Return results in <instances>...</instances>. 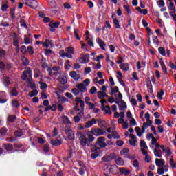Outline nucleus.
Here are the masks:
<instances>
[{"label": "nucleus", "mask_w": 176, "mask_h": 176, "mask_svg": "<svg viewBox=\"0 0 176 176\" xmlns=\"http://www.w3.org/2000/svg\"><path fill=\"white\" fill-rule=\"evenodd\" d=\"M21 78L22 80H27L28 78V83L30 89H36V85H35V82H34V80H32V69H31L30 67L25 68V70L23 72Z\"/></svg>", "instance_id": "obj_1"}, {"label": "nucleus", "mask_w": 176, "mask_h": 176, "mask_svg": "<svg viewBox=\"0 0 176 176\" xmlns=\"http://www.w3.org/2000/svg\"><path fill=\"white\" fill-rule=\"evenodd\" d=\"M75 53V48L74 47H67V52L65 53L64 50H61L59 52V55L63 58H65V57H67V58H72V55Z\"/></svg>", "instance_id": "obj_2"}, {"label": "nucleus", "mask_w": 176, "mask_h": 176, "mask_svg": "<svg viewBox=\"0 0 176 176\" xmlns=\"http://www.w3.org/2000/svg\"><path fill=\"white\" fill-rule=\"evenodd\" d=\"M91 151L92 153L91 154V159H97V157L101 155V148L97 146V144L92 146Z\"/></svg>", "instance_id": "obj_3"}, {"label": "nucleus", "mask_w": 176, "mask_h": 176, "mask_svg": "<svg viewBox=\"0 0 176 176\" xmlns=\"http://www.w3.org/2000/svg\"><path fill=\"white\" fill-rule=\"evenodd\" d=\"M65 133L68 140H70L71 141L75 140V132L72 130V128H71L70 126H66L65 127Z\"/></svg>", "instance_id": "obj_4"}, {"label": "nucleus", "mask_w": 176, "mask_h": 176, "mask_svg": "<svg viewBox=\"0 0 176 176\" xmlns=\"http://www.w3.org/2000/svg\"><path fill=\"white\" fill-rule=\"evenodd\" d=\"M91 134L95 135L96 137H98V135H105V131L100 128L92 129L90 131Z\"/></svg>", "instance_id": "obj_5"}, {"label": "nucleus", "mask_w": 176, "mask_h": 176, "mask_svg": "<svg viewBox=\"0 0 176 176\" xmlns=\"http://www.w3.org/2000/svg\"><path fill=\"white\" fill-rule=\"evenodd\" d=\"M80 144L82 145V146H91V144H90V143H89V141L87 140V138H86V136H85V135H82V133H80Z\"/></svg>", "instance_id": "obj_6"}, {"label": "nucleus", "mask_w": 176, "mask_h": 176, "mask_svg": "<svg viewBox=\"0 0 176 176\" xmlns=\"http://www.w3.org/2000/svg\"><path fill=\"white\" fill-rule=\"evenodd\" d=\"M60 21L55 22L54 21H51L50 22V31L51 32H54L56 31L55 28H58L60 26Z\"/></svg>", "instance_id": "obj_7"}, {"label": "nucleus", "mask_w": 176, "mask_h": 176, "mask_svg": "<svg viewBox=\"0 0 176 176\" xmlns=\"http://www.w3.org/2000/svg\"><path fill=\"white\" fill-rule=\"evenodd\" d=\"M96 145H98L100 148H106L107 143H105V138L104 137H100L98 138V141Z\"/></svg>", "instance_id": "obj_8"}, {"label": "nucleus", "mask_w": 176, "mask_h": 176, "mask_svg": "<svg viewBox=\"0 0 176 176\" xmlns=\"http://www.w3.org/2000/svg\"><path fill=\"white\" fill-rule=\"evenodd\" d=\"M89 55L82 54L79 59V63H80V64H86V63H89Z\"/></svg>", "instance_id": "obj_9"}, {"label": "nucleus", "mask_w": 176, "mask_h": 176, "mask_svg": "<svg viewBox=\"0 0 176 176\" xmlns=\"http://www.w3.org/2000/svg\"><path fill=\"white\" fill-rule=\"evenodd\" d=\"M26 6H29L30 8H32V9H36V8L39 6V3L35 0H32V1H29L26 3Z\"/></svg>", "instance_id": "obj_10"}, {"label": "nucleus", "mask_w": 176, "mask_h": 176, "mask_svg": "<svg viewBox=\"0 0 176 176\" xmlns=\"http://www.w3.org/2000/svg\"><path fill=\"white\" fill-rule=\"evenodd\" d=\"M76 87L79 90L80 93H86L87 91V87L83 83L76 85Z\"/></svg>", "instance_id": "obj_11"}, {"label": "nucleus", "mask_w": 176, "mask_h": 176, "mask_svg": "<svg viewBox=\"0 0 176 176\" xmlns=\"http://www.w3.org/2000/svg\"><path fill=\"white\" fill-rule=\"evenodd\" d=\"M155 164L159 168H160V167H166V166L165 165L166 164V162L163 159L156 158L155 159Z\"/></svg>", "instance_id": "obj_12"}, {"label": "nucleus", "mask_w": 176, "mask_h": 176, "mask_svg": "<svg viewBox=\"0 0 176 176\" xmlns=\"http://www.w3.org/2000/svg\"><path fill=\"white\" fill-rule=\"evenodd\" d=\"M69 76H71L74 80L76 81L80 79V74H78L76 71L70 72Z\"/></svg>", "instance_id": "obj_13"}, {"label": "nucleus", "mask_w": 176, "mask_h": 176, "mask_svg": "<svg viewBox=\"0 0 176 176\" xmlns=\"http://www.w3.org/2000/svg\"><path fill=\"white\" fill-rule=\"evenodd\" d=\"M96 43L99 45L102 50H105V47L107 46V44H105V42H104L102 39H101L100 37H98L96 38Z\"/></svg>", "instance_id": "obj_14"}, {"label": "nucleus", "mask_w": 176, "mask_h": 176, "mask_svg": "<svg viewBox=\"0 0 176 176\" xmlns=\"http://www.w3.org/2000/svg\"><path fill=\"white\" fill-rule=\"evenodd\" d=\"M4 149L7 150L8 153H13V145L12 144H3Z\"/></svg>", "instance_id": "obj_15"}, {"label": "nucleus", "mask_w": 176, "mask_h": 176, "mask_svg": "<svg viewBox=\"0 0 176 176\" xmlns=\"http://www.w3.org/2000/svg\"><path fill=\"white\" fill-rule=\"evenodd\" d=\"M93 124H97V120L95 118H92L91 120L85 122V129H90Z\"/></svg>", "instance_id": "obj_16"}, {"label": "nucleus", "mask_w": 176, "mask_h": 176, "mask_svg": "<svg viewBox=\"0 0 176 176\" xmlns=\"http://www.w3.org/2000/svg\"><path fill=\"white\" fill-rule=\"evenodd\" d=\"M109 171L111 174L116 175L119 173V167L116 165H111L109 168Z\"/></svg>", "instance_id": "obj_17"}, {"label": "nucleus", "mask_w": 176, "mask_h": 176, "mask_svg": "<svg viewBox=\"0 0 176 176\" xmlns=\"http://www.w3.org/2000/svg\"><path fill=\"white\" fill-rule=\"evenodd\" d=\"M6 97V92L1 91H0V104H6L8 102L7 99H3Z\"/></svg>", "instance_id": "obj_18"}, {"label": "nucleus", "mask_w": 176, "mask_h": 176, "mask_svg": "<svg viewBox=\"0 0 176 176\" xmlns=\"http://www.w3.org/2000/svg\"><path fill=\"white\" fill-rule=\"evenodd\" d=\"M61 120L63 124H67V126H69L72 124V123L71 122V120H69V118L67 116H63L61 117Z\"/></svg>", "instance_id": "obj_19"}, {"label": "nucleus", "mask_w": 176, "mask_h": 176, "mask_svg": "<svg viewBox=\"0 0 176 176\" xmlns=\"http://www.w3.org/2000/svg\"><path fill=\"white\" fill-rule=\"evenodd\" d=\"M74 101L77 102V104H80V109H82V111L85 110V102L82 100V98H76Z\"/></svg>", "instance_id": "obj_20"}, {"label": "nucleus", "mask_w": 176, "mask_h": 176, "mask_svg": "<svg viewBox=\"0 0 176 176\" xmlns=\"http://www.w3.org/2000/svg\"><path fill=\"white\" fill-rule=\"evenodd\" d=\"M167 171H168V167L167 166L160 167L157 169V173L159 175H163V174H164V173H167Z\"/></svg>", "instance_id": "obj_21"}, {"label": "nucleus", "mask_w": 176, "mask_h": 176, "mask_svg": "<svg viewBox=\"0 0 176 176\" xmlns=\"http://www.w3.org/2000/svg\"><path fill=\"white\" fill-rule=\"evenodd\" d=\"M50 144H52L53 146H60L61 144H63V141L61 140H52Z\"/></svg>", "instance_id": "obj_22"}, {"label": "nucleus", "mask_w": 176, "mask_h": 176, "mask_svg": "<svg viewBox=\"0 0 176 176\" xmlns=\"http://www.w3.org/2000/svg\"><path fill=\"white\" fill-rule=\"evenodd\" d=\"M119 171L120 174L124 175H129V174H130V170H128L124 167L119 168Z\"/></svg>", "instance_id": "obj_23"}, {"label": "nucleus", "mask_w": 176, "mask_h": 176, "mask_svg": "<svg viewBox=\"0 0 176 176\" xmlns=\"http://www.w3.org/2000/svg\"><path fill=\"white\" fill-rule=\"evenodd\" d=\"M152 121H146V122H144L143 124V126L142 127L143 131L145 133V130H146V129H148V127H151V126H152Z\"/></svg>", "instance_id": "obj_24"}, {"label": "nucleus", "mask_w": 176, "mask_h": 176, "mask_svg": "<svg viewBox=\"0 0 176 176\" xmlns=\"http://www.w3.org/2000/svg\"><path fill=\"white\" fill-rule=\"evenodd\" d=\"M135 131H136L137 135L138 137H142V134H144V133H145L144 129H142V128L141 129V128H140L138 126L135 129Z\"/></svg>", "instance_id": "obj_25"}, {"label": "nucleus", "mask_w": 176, "mask_h": 176, "mask_svg": "<svg viewBox=\"0 0 176 176\" xmlns=\"http://www.w3.org/2000/svg\"><path fill=\"white\" fill-rule=\"evenodd\" d=\"M97 122V124L99 126V127H107L108 126V124L104 120H98Z\"/></svg>", "instance_id": "obj_26"}, {"label": "nucleus", "mask_w": 176, "mask_h": 176, "mask_svg": "<svg viewBox=\"0 0 176 176\" xmlns=\"http://www.w3.org/2000/svg\"><path fill=\"white\" fill-rule=\"evenodd\" d=\"M102 110L106 114L112 115V111H111V107H109V106L102 107Z\"/></svg>", "instance_id": "obj_27"}, {"label": "nucleus", "mask_w": 176, "mask_h": 176, "mask_svg": "<svg viewBox=\"0 0 176 176\" xmlns=\"http://www.w3.org/2000/svg\"><path fill=\"white\" fill-rule=\"evenodd\" d=\"M154 156H155V157H162V150L155 148L154 149Z\"/></svg>", "instance_id": "obj_28"}, {"label": "nucleus", "mask_w": 176, "mask_h": 176, "mask_svg": "<svg viewBox=\"0 0 176 176\" xmlns=\"http://www.w3.org/2000/svg\"><path fill=\"white\" fill-rule=\"evenodd\" d=\"M21 61L25 67L30 65V60L25 56H21Z\"/></svg>", "instance_id": "obj_29"}, {"label": "nucleus", "mask_w": 176, "mask_h": 176, "mask_svg": "<svg viewBox=\"0 0 176 176\" xmlns=\"http://www.w3.org/2000/svg\"><path fill=\"white\" fill-rule=\"evenodd\" d=\"M105 97H109L105 92L101 91H98V98H104Z\"/></svg>", "instance_id": "obj_30"}, {"label": "nucleus", "mask_w": 176, "mask_h": 176, "mask_svg": "<svg viewBox=\"0 0 176 176\" xmlns=\"http://www.w3.org/2000/svg\"><path fill=\"white\" fill-rule=\"evenodd\" d=\"M116 163L118 166H124V160L122 157H118L116 160Z\"/></svg>", "instance_id": "obj_31"}, {"label": "nucleus", "mask_w": 176, "mask_h": 176, "mask_svg": "<svg viewBox=\"0 0 176 176\" xmlns=\"http://www.w3.org/2000/svg\"><path fill=\"white\" fill-rule=\"evenodd\" d=\"M16 119H17V117H16V116H8V122H9L10 123H14V122L16 121Z\"/></svg>", "instance_id": "obj_32"}, {"label": "nucleus", "mask_w": 176, "mask_h": 176, "mask_svg": "<svg viewBox=\"0 0 176 176\" xmlns=\"http://www.w3.org/2000/svg\"><path fill=\"white\" fill-rule=\"evenodd\" d=\"M158 52L161 56H163V57H166V49L163 47H160L158 48Z\"/></svg>", "instance_id": "obj_33"}, {"label": "nucleus", "mask_w": 176, "mask_h": 176, "mask_svg": "<svg viewBox=\"0 0 176 176\" xmlns=\"http://www.w3.org/2000/svg\"><path fill=\"white\" fill-rule=\"evenodd\" d=\"M41 45L43 47H46L47 49V47L50 46V40L47 38L45 39V42H41Z\"/></svg>", "instance_id": "obj_34"}, {"label": "nucleus", "mask_w": 176, "mask_h": 176, "mask_svg": "<svg viewBox=\"0 0 176 176\" xmlns=\"http://www.w3.org/2000/svg\"><path fill=\"white\" fill-rule=\"evenodd\" d=\"M120 68L123 71H129V64L122 63L121 65H120Z\"/></svg>", "instance_id": "obj_35"}, {"label": "nucleus", "mask_w": 176, "mask_h": 176, "mask_svg": "<svg viewBox=\"0 0 176 176\" xmlns=\"http://www.w3.org/2000/svg\"><path fill=\"white\" fill-rule=\"evenodd\" d=\"M59 82L61 85H65L68 82V79L66 76H62L59 78Z\"/></svg>", "instance_id": "obj_36"}, {"label": "nucleus", "mask_w": 176, "mask_h": 176, "mask_svg": "<svg viewBox=\"0 0 176 176\" xmlns=\"http://www.w3.org/2000/svg\"><path fill=\"white\" fill-rule=\"evenodd\" d=\"M12 108H19V107H20V103H19V100H12Z\"/></svg>", "instance_id": "obj_37"}, {"label": "nucleus", "mask_w": 176, "mask_h": 176, "mask_svg": "<svg viewBox=\"0 0 176 176\" xmlns=\"http://www.w3.org/2000/svg\"><path fill=\"white\" fill-rule=\"evenodd\" d=\"M168 9L169 10H173V13L176 12L175 6H174V3L170 2L168 6Z\"/></svg>", "instance_id": "obj_38"}, {"label": "nucleus", "mask_w": 176, "mask_h": 176, "mask_svg": "<svg viewBox=\"0 0 176 176\" xmlns=\"http://www.w3.org/2000/svg\"><path fill=\"white\" fill-rule=\"evenodd\" d=\"M120 111H123V109H127V104L124 101H121V104H120Z\"/></svg>", "instance_id": "obj_39"}, {"label": "nucleus", "mask_w": 176, "mask_h": 176, "mask_svg": "<svg viewBox=\"0 0 176 176\" xmlns=\"http://www.w3.org/2000/svg\"><path fill=\"white\" fill-rule=\"evenodd\" d=\"M11 95L13 97H16V96H19V91H17V88L14 87L12 90L11 91Z\"/></svg>", "instance_id": "obj_40"}, {"label": "nucleus", "mask_w": 176, "mask_h": 176, "mask_svg": "<svg viewBox=\"0 0 176 176\" xmlns=\"http://www.w3.org/2000/svg\"><path fill=\"white\" fill-rule=\"evenodd\" d=\"M26 52L29 53L30 56H32V54H34V47H32V46H28Z\"/></svg>", "instance_id": "obj_41"}, {"label": "nucleus", "mask_w": 176, "mask_h": 176, "mask_svg": "<svg viewBox=\"0 0 176 176\" xmlns=\"http://www.w3.org/2000/svg\"><path fill=\"white\" fill-rule=\"evenodd\" d=\"M169 164L172 168H175V166H174L175 164V162H174V157L173 156L170 157V159L169 161Z\"/></svg>", "instance_id": "obj_42"}, {"label": "nucleus", "mask_w": 176, "mask_h": 176, "mask_svg": "<svg viewBox=\"0 0 176 176\" xmlns=\"http://www.w3.org/2000/svg\"><path fill=\"white\" fill-rule=\"evenodd\" d=\"M140 147L141 149H148V146L146 145V142H145L144 140L140 141Z\"/></svg>", "instance_id": "obj_43"}, {"label": "nucleus", "mask_w": 176, "mask_h": 176, "mask_svg": "<svg viewBox=\"0 0 176 176\" xmlns=\"http://www.w3.org/2000/svg\"><path fill=\"white\" fill-rule=\"evenodd\" d=\"M30 97H35V96H38V90L34 89L32 91L29 92Z\"/></svg>", "instance_id": "obj_44"}, {"label": "nucleus", "mask_w": 176, "mask_h": 176, "mask_svg": "<svg viewBox=\"0 0 176 176\" xmlns=\"http://www.w3.org/2000/svg\"><path fill=\"white\" fill-rule=\"evenodd\" d=\"M14 135L16 137H21V135H23V131H21V129H17L14 131Z\"/></svg>", "instance_id": "obj_45"}, {"label": "nucleus", "mask_w": 176, "mask_h": 176, "mask_svg": "<svg viewBox=\"0 0 176 176\" xmlns=\"http://www.w3.org/2000/svg\"><path fill=\"white\" fill-rule=\"evenodd\" d=\"M163 96H164V91H163V89H162L160 92L157 93V97L160 100H163Z\"/></svg>", "instance_id": "obj_46"}, {"label": "nucleus", "mask_w": 176, "mask_h": 176, "mask_svg": "<svg viewBox=\"0 0 176 176\" xmlns=\"http://www.w3.org/2000/svg\"><path fill=\"white\" fill-rule=\"evenodd\" d=\"M113 23H114V25L116 27V28H120V24L119 23V20H118L117 19H113Z\"/></svg>", "instance_id": "obj_47"}, {"label": "nucleus", "mask_w": 176, "mask_h": 176, "mask_svg": "<svg viewBox=\"0 0 176 176\" xmlns=\"http://www.w3.org/2000/svg\"><path fill=\"white\" fill-rule=\"evenodd\" d=\"M39 85H41V86H40L41 90H45V89H47V84H46L45 82H40Z\"/></svg>", "instance_id": "obj_48"}, {"label": "nucleus", "mask_w": 176, "mask_h": 176, "mask_svg": "<svg viewBox=\"0 0 176 176\" xmlns=\"http://www.w3.org/2000/svg\"><path fill=\"white\" fill-rule=\"evenodd\" d=\"M0 134L1 135H6V134H8V129L1 128V130H0Z\"/></svg>", "instance_id": "obj_49"}, {"label": "nucleus", "mask_w": 176, "mask_h": 176, "mask_svg": "<svg viewBox=\"0 0 176 176\" xmlns=\"http://www.w3.org/2000/svg\"><path fill=\"white\" fill-rule=\"evenodd\" d=\"M21 27H24V28H28V26H27V23H25V20L21 19L20 20Z\"/></svg>", "instance_id": "obj_50"}, {"label": "nucleus", "mask_w": 176, "mask_h": 176, "mask_svg": "<svg viewBox=\"0 0 176 176\" xmlns=\"http://www.w3.org/2000/svg\"><path fill=\"white\" fill-rule=\"evenodd\" d=\"M72 93H73L74 96H78L80 93V91L78 88H74L73 89H72Z\"/></svg>", "instance_id": "obj_51"}, {"label": "nucleus", "mask_w": 176, "mask_h": 176, "mask_svg": "<svg viewBox=\"0 0 176 176\" xmlns=\"http://www.w3.org/2000/svg\"><path fill=\"white\" fill-rule=\"evenodd\" d=\"M8 8H9V6H8V4H2L1 5L2 12H7Z\"/></svg>", "instance_id": "obj_52"}, {"label": "nucleus", "mask_w": 176, "mask_h": 176, "mask_svg": "<svg viewBox=\"0 0 176 176\" xmlns=\"http://www.w3.org/2000/svg\"><path fill=\"white\" fill-rule=\"evenodd\" d=\"M129 152H130V150L127 148H124L120 151V155H126V153H129Z\"/></svg>", "instance_id": "obj_53"}, {"label": "nucleus", "mask_w": 176, "mask_h": 176, "mask_svg": "<svg viewBox=\"0 0 176 176\" xmlns=\"http://www.w3.org/2000/svg\"><path fill=\"white\" fill-rule=\"evenodd\" d=\"M89 93L90 94H96V93H97V88L93 86L89 90Z\"/></svg>", "instance_id": "obj_54"}, {"label": "nucleus", "mask_w": 176, "mask_h": 176, "mask_svg": "<svg viewBox=\"0 0 176 176\" xmlns=\"http://www.w3.org/2000/svg\"><path fill=\"white\" fill-rule=\"evenodd\" d=\"M144 118L146 119V122H152L151 120V115L149 114V113H146L144 115Z\"/></svg>", "instance_id": "obj_55"}, {"label": "nucleus", "mask_w": 176, "mask_h": 176, "mask_svg": "<svg viewBox=\"0 0 176 176\" xmlns=\"http://www.w3.org/2000/svg\"><path fill=\"white\" fill-rule=\"evenodd\" d=\"M24 43H25V45H30V43H31V39L27 37V36H25Z\"/></svg>", "instance_id": "obj_56"}, {"label": "nucleus", "mask_w": 176, "mask_h": 176, "mask_svg": "<svg viewBox=\"0 0 176 176\" xmlns=\"http://www.w3.org/2000/svg\"><path fill=\"white\" fill-rule=\"evenodd\" d=\"M21 52L23 54H25L27 53V47L25 45H22L21 47Z\"/></svg>", "instance_id": "obj_57"}, {"label": "nucleus", "mask_w": 176, "mask_h": 176, "mask_svg": "<svg viewBox=\"0 0 176 176\" xmlns=\"http://www.w3.org/2000/svg\"><path fill=\"white\" fill-rule=\"evenodd\" d=\"M10 78L9 77L6 78L4 80V85L5 86L8 87L9 85H10Z\"/></svg>", "instance_id": "obj_58"}, {"label": "nucleus", "mask_w": 176, "mask_h": 176, "mask_svg": "<svg viewBox=\"0 0 176 176\" xmlns=\"http://www.w3.org/2000/svg\"><path fill=\"white\" fill-rule=\"evenodd\" d=\"M129 144H130V145H132V146H135V145L137 144V139L129 140Z\"/></svg>", "instance_id": "obj_59"}, {"label": "nucleus", "mask_w": 176, "mask_h": 176, "mask_svg": "<svg viewBox=\"0 0 176 176\" xmlns=\"http://www.w3.org/2000/svg\"><path fill=\"white\" fill-rule=\"evenodd\" d=\"M123 8L129 14H131V10H130V7H129V6L124 5Z\"/></svg>", "instance_id": "obj_60"}, {"label": "nucleus", "mask_w": 176, "mask_h": 176, "mask_svg": "<svg viewBox=\"0 0 176 176\" xmlns=\"http://www.w3.org/2000/svg\"><path fill=\"white\" fill-rule=\"evenodd\" d=\"M158 6L160 8H163L166 3H164V0H160L157 1Z\"/></svg>", "instance_id": "obj_61"}, {"label": "nucleus", "mask_w": 176, "mask_h": 176, "mask_svg": "<svg viewBox=\"0 0 176 176\" xmlns=\"http://www.w3.org/2000/svg\"><path fill=\"white\" fill-rule=\"evenodd\" d=\"M144 162L146 163H150L151 162V155H145Z\"/></svg>", "instance_id": "obj_62"}, {"label": "nucleus", "mask_w": 176, "mask_h": 176, "mask_svg": "<svg viewBox=\"0 0 176 176\" xmlns=\"http://www.w3.org/2000/svg\"><path fill=\"white\" fill-rule=\"evenodd\" d=\"M53 53V51L50 49H46L45 51V56H50Z\"/></svg>", "instance_id": "obj_63"}, {"label": "nucleus", "mask_w": 176, "mask_h": 176, "mask_svg": "<svg viewBox=\"0 0 176 176\" xmlns=\"http://www.w3.org/2000/svg\"><path fill=\"white\" fill-rule=\"evenodd\" d=\"M80 116H76L75 117H74V120L76 123H79V122H80Z\"/></svg>", "instance_id": "obj_64"}]
</instances>
